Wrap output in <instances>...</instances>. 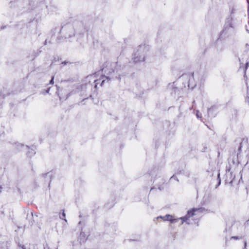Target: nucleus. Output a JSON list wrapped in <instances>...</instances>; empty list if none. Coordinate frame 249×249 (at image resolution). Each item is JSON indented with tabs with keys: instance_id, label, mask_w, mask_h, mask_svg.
I'll return each mask as SVG.
<instances>
[{
	"instance_id": "1",
	"label": "nucleus",
	"mask_w": 249,
	"mask_h": 249,
	"mask_svg": "<svg viewBox=\"0 0 249 249\" xmlns=\"http://www.w3.org/2000/svg\"><path fill=\"white\" fill-rule=\"evenodd\" d=\"M203 213V210L202 209H193L188 211L187 215L182 218H179L182 220L181 223H183L184 222L188 220V219L193 216H201ZM162 218L164 221H170L172 222H176L178 221L179 219L175 218L174 216L167 214L165 216L158 217V219Z\"/></svg>"
},
{
	"instance_id": "4",
	"label": "nucleus",
	"mask_w": 249,
	"mask_h": 249,
	"mask_svg": "<svg viewBox=\"0 0 249 249\" xmlns=\"http://www.w3.org/2000/svg\"><path fill=\"white\" fill-rule=\"evenodd\" d=\"M97 81H98V80H94L95 82H96Z\"/></svg>"
},
{
	"instance_id": "2",
	"label": "nucleus",
	"mask_w": 249,
	"mask_h": 249,
	"mask_svg": "<svg viewBox=\"0 0 249 249\" xmlns=\"http://www.w3.org/2000/svg\"><path fill=\"white\" fill-rule=\"evenodd\" d=\"M105 75H102L100 80H102V85L105 82L106 79H113L116 77V72L111 69H106L104 70Z\"/></svg>"
},
{
	"instance_id": "6",
	"label": "nucleus",
	"mask_w": 249,
	"mask_h": 249,
	"mask_svg": "<svg viewBox=\"0 0 249 249\" xmlns=\"http://www.w3.org/2000/svg\"><path fill=\"white\" fill-rule=\"evenodd\" d=\"M22 249H25L23 247L22 248Z\"/></svg>"
},
{
	"instance_id": "3",
	"label": "nucleus",
	"mask_w": 249,
	"mask_h": 249,
	"mask_svg": "<svg viewBox=\"0 0 249 249\" xmlns=\"http://www.w3.org/2000/svg\"><path fill=\"white\" fill-rule=\"evenodd\" d=\"M145 60V56L143 55L139 54L138 56L134 57V61L135 62H142Z\"/></svg>"
},
{
	"instance_id": "5",
	"label": "nucleus",
	"mask_w": 249,
	"mask_h": 249,
	"mask_svg": "<svg viewBox=\"0 0 249 249\" xmlns=\"http://www.w3.org/2000/svg\"><path fill=\"white\" fill-rule=\"evenodd\" d=\"M53 79H51V83L52 82Z\"/></svg>"
}]
</instances>
